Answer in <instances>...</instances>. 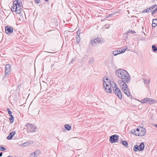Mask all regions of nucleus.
Instances as JSON below:
<instances>
[{
  "label": "nucleus",
  "mask_w": 157,
  "mask_h": 157,
  "mask_svg": "<svg viewBox=\"0 0 157 157\" xmlns=\"http://www.w3.org/2000/svg\"><path fill=\"white\" fill-rule=\"evenodd\" d=\"M25 126L27 128L28 132H35L36 131V127L33 124L30 123H27Z\"/></svg>",
  "instance_id": "obj_1"
},
{
  "label": "nucleus",
  "mask_w": 157,
  "mask_h": 157,
  "mask_svg": "<svg viewBox=\"0 0 157 157\" xmlns=\"http://www.w3.org/2000/svg\"><path fill=\"white\" fill-rule=\"evenodd\" d=\"M127 71L121 69H119L116 71V75L119 78H121L125 74Z\"/></svg>",
  "instance_id": "obj_2"
},
{
  "label": "nucleus",
  "mask_w": 157,
  "mask_h": 157,
  "mask_svg": "<svg viewBox=\"0 0 157 157\" xmlns=\"http://www.w3.org/2000/svg\"><path fill=\"white\" fill-rule=\"evenodd\" d=\"M19 0H17L15 1L16 5V13L19 14L20 13L22 10V8H21V6L20 4V2H19L18 1Z\"/></svg>",
  "instance_id": "obj_3"
},
{
  "label": "nucleus",
  "mask_w": 157,
  "mask_h": 157,
  "mask_svg": "<svg viewBox=\"0 0 157 157\" xmlns=\"http://www.w3.org/2000/svg\"><path fill=\"white\" fill-rule=\"evenodd\" d=\"M124 76L121 78V79L124 81V82L128 83L129 82L130 80V77L129 76V74L127 71L125 74L124 75Z\"/></svg>",
  "instance_id": "obj_4"
},
{
  "label": "nucleus",
  "mask_w": 157,
  "mask_h": 157,
  "mask_svg": "<svg viewBox=\"0 0 157 157\" xmlns=\"http://www.w3.org/2000/svg\"><path fill=\"white\" fill-rule=\"evenodd\" d=\"M114 88L113 89V90L114 93L117 95L118 97L120 99L122 98V95L120 89L117 88V86L114 87Z\"/></svg>",
  "instance_id": "obj_5"
},
{
  "label": "nucleus",
  "mask_w": 157,
  "mask_h": 157,
  "mask_svg": "<svg viewBox=\"0 0 157 157\" xmlns=\"http://www.w3.org/2000/svg\"><path fill=\"white\" fill-rule=\"evenodd\" d=\"M119 136L117 135H114L111 136L109 138V141L111 143L117 142L119 139Z\"/></svg>",
  "instance_id": "obj_6"
},
{
  "label": "nucleus",
  "mask_w": 157,
  "mask_h": 157,
  "mask_svg": "<svg viewBox=\"0 0 157 157\" xmlns=\"http://www.w3.org/2000/svg\"><path fill=\"white\" fill-rule=\"evenodd\" d=\"M11 67L9 64H7L6 65L5 74L6 76H8L9 73L11 71Z\"/></svg>",
  "instance_id": "obj_7"
},
{
  "label": "nucleus",
  "mask_w": 157,
  "mask_h": 157,
  "mask_svg": "<svg viewBox=\"0 0 157 157\" xmlns=\"http://www.w3.org/2000/svg\"><path fill=\"white\" fill-rule=\"evenodd\" d=\"M124 82V81L122 79L119 80L118 82V84L120 86L122 89L127 88V86L125 83L126 82Z\"/></svg>",
  "instance_id": "obj_8"
},
{
  "label": "nucleus",
  "mask_w": 157,
  "mask_h": 157,
  "mask_svg": "<svg viewBox=\"0 0 157 157\" xmlns=\"http://www.w3.org/2000/svg\"><path fill=\"white\" fill-rule=\"evenodd\" d=\"M139 136H143L145 133L146 131L145 129L143 127H140L139 128Z\"/></svg>",
  "instance_id": "obj_9"
},
{
  "label": "nucleus",
  "mask_w": 157,
  "mask_h": 157,
  "mask_svg": "<svg viewBox=\"0 0 157 157\" xmlns=\"http://www.w3.org/2000/svg\"><path fill=\"white\" fill-rule=\"evenodd\" d=\"M6 33L7 34L12 33L13 31V29L12 27L6 26L5 27Z\"/></svg>",
  "instance_id": "obj_10"
},
{
  "label": "nucleus",
  "mask_w": 157,
  "mask_h": 157,
  "mask_svg": "<svg viewBox=\"0 0 157 157\" xmlns=\"http://www.w3.org/2000/svg\"><path fill=\"white\" fill-rule=\"evenodd\" d=\"M7 111L8 112V114H9L10 116V117L9 118L10 122L11 123H13V122L14 117L11 114L12 112L10 111V109L9 108H8L7 109Z\"/></svg>",
  "instance_id": "obj_11"
},
{
  "label": "nucleus",
  "mask_w": 157,
  "mask_h": 157,
  "mask_svg": "<svg viewBox=\"0 0 157 157\" xmlns=\"http://www.w3.org/2000/svg\"><path fill=\"white\" fill-rule=\"evenodd\" d=\"M100 38H98L96 39H95L91 41V44L93 46H94L95 44L97 43H99L100 42V40H99Z\"/></svg>",
  "instance_id": "obj_12"
},
{
  "label": "nucleus",
  "mask_w": 157,
  "mask_h": 157,
  "mask_svg": "<svg viewBox=\"0 0 157 157\" xmlns=\"http://www.w3.org/2000/svg\"><path fill=\"white\" fill-rule=\"evenodd\" d=\"M130 132L132 134L134 135L139 136V128H137L136 130H131Z\"/></svg>",
  "instance_id": "obj_13"
},
{
  "label": "nucleus",
  "mask_w": 157,
  "mask_h": 157,
  "mask_svg": "<svg viewBox=\"0 0 157 157\" xmlns=\"http://www.w3.org/2000/svg\"><path fill=\"white\" fill-rule=\"evenodd\" d=\"M15 132L13 131L11 132L9 135L7 137L6 139L8 140H10L12 139V137L15 134Z\"/></svg>",
  "instance_id": "obj_14"
},
{
  "label": "nucleus",
  "mask_w": 157,
  "mask_h": 157,
  "mask_svg": "<svg viewBox=\"0 0 157 157\" xmlns=\"http://www.w3.org/2000/svg\"><path fill=\"white\" fill-rule=\"evenodd\" d=\"M138 146L139 148H140V151L144 150V144L143 142L141 143Z\"/></svg>",
  "instance_id": "obj_15"
},
{
  "label": "nucleus",
  "mask_w": 157,
  "mask_h": 157,
  "mask_svg": "<svg viewBox=\"0 0 157 157\" xmlns=\"http://www.w3.org/2000/svg\"><path fill=\"white\" fill-rule=\"evenodd\" d=\"M157 25V19H153L152 21V27H155Z\"/></svg>",
  "instance_id": "obj_16"
},
{
  "label": "nucleus",
  "mask_w": 157,
  "mask_h": 157,
  "mask_svg": "<svg viewBox=\"0 0 157 157\" xmlns=\"http://www.w3.org/2000/svg\"><path fill=\"white\" fill-rule=\"evenodd\" d=\"M15 3V1H14L13 2V7L11 8V10L13 12L15 11L16 13L17 9H16V8H15L16 7V6H15L16 3Z\"/></svg>",
  "instance_id": "obj_17"
},
{
  "label": "nucleus",
  "mask_w": 157,
  "mask_h": 157,
  "mask_svg": "<svg viewBox=\"0 0 157 157\" xmlns=\"http://www.w3.org/2000/svg\"><path fill=\"white\" fill-rule=\"evenodd\" d=\"M33 142L32 141H30L29 142H26L24 143L22 145L23 147H25L27 146H28L30 144H32V143Z\"/></svg>",
  "instance_id": "obj_18"
},
{
  "label": "nucleus",
  "mask_w": 157,
  "mask_h": 157,
  "mask_svg": "<svg viewBox=\"0 0 157 157\" xmlns=\"http://www.w3.org/2000/svg\"><path fill=\"white\" fill-rule=\"evenodd\" d=\"M105 88L107 92L109 93L112 92V90L111 89V87H109V86L108 87H105Z\"/></svg>",
  "instance_id": "obj_19"
},
{
  "label": "nucleus",
  "mask_w": 157,
  "mask_h": 157,
  "mask_svg": "<svg viewBox=\"0 0 157 157\" xmlns=\"http://www.w3.org/2000/svg\"><path fill=\"white\" fill-rule=\"evenodd\" d=\"M110 86L111 88H113V89H114V87L117 86L116 84L114 83L113 82H111L110 83Z\"/></svg>",
  "instance_id": "obj_20"
},
{
  "label": "nucleus",
  "mask_w": 157,
  "mask_h": 157,
  "mask_svg": "<svg viewBox=\"0 0 157 157\" xmlns=\"http://www.w3.org/2000/svg\"><path fill=\"white\" fill-rule=\"evenodd\" d=\"M120 52V51L115 50L114 51H113V54L114 56H116L119 54H121Z\"/></svg>",
  "instance_id": "obj_21"
},
{
  "label": "nucleus",
  "mask_w": 157,
  "mask_h": 157,
  "mask_svg": "<svg viewBox=\"0 0 157 157\" xmlns=\"http://www.w3.org/2000/svg\"><path fill=\"white\" fill-rule=\"evenodd\" d=\"M133 150L135 151H140L139 146L137 145H136L134 146Z\"/></svg>",
  "instance_id": "obj_22"
},
{
  "label": "nucleus",
  "mask_w": 157,
  "mask_h": 157,
  "mask_svg": "<svg viewBox=\"0 0 157 157\" xmlns=\"http://www.w3.org/2000/svg\"><path fill=\"white\" fill-rule=\"evenodd\" d=\"M122 144L125 147H127L128 146V143L126 141L123 140L122 141Z\"/></svg>",
  "instance_id": "obj_23"
},
{
  "label": "nucleus",
  "mask_w": 157,
  "mask_h": 157,
  "mask_svg": "<svg viewBox=\"0 0 157 157\" xmlns=\"http://www.w3.org/2000/svg\"><path fill=\"white\" fill-rule=\"evenodd\" d=\"M155 100L151 98H148V103L150 104H152V103L155 102Z\"/></svg>",
  "instance_id": "obj_24"
},
{
  "label": "nucleus",
  "mask_w": 157,
  "mask_h": 157,
  "mask_svg": "<svg viewBox=\"0 0 157 157\" xmlns=\"http://www.w3.org/2000/svg\"><path fill=\"white\" fill-rule=\"evenodd\" d=\"M152 51L154 52H155L157 51V48L155 45H153L152 46Z\"/></svg>",
  "instance_id": "obj_25"
},
{
  "label": "nucleus",
  "mask_w": 157,
  "mask_h": 157,
  "mask_svg": "<svg viewBox=\"0 0 157 157\" xmlns=\"http://www.w3.org/2000/svg\"><path fill=\"white\" fill-rule=\"evenodd\" d=\"M65 128L67 130H69L71 129V126L68 124H65L64 125Z\"/></svg>",
  "instance_id": "obj_26"
},
{
  "label": "nucleus",
  "mask_w": 157,
  "mask_h": 157,
  "mask_svg": "<svg viewBox=\"0 0 157 157\" xmlns=\"http://www.w3.org/2000/svg\"><path fill=\"white\" fill-rule=\"evenodd\" d=\"M76 40L77 43H78L80 40V38L79 35H76Z\"/></svg>",
  "instance_id": "obj_27"
},
{
  "label": "nucleus",
  "mask_w": 157,
  "mask_h": 157,
  "mask_svg": "<svg viewBox=\"0 0 157 157\" xmlns=\"http://www.w3.org/2000/svg\"><path fill=\"white\" fill-rule=\"evenodd\" d=\"M127 49V46H125L124 47V48L123 49H122L121 50V51H120V53H122L124 52Z\"/></svg>",
  "instance_id": "obj_28"
},
{
  "label": "nucleus",
  "mask_w": 157,
  "mask_h": 157,
  "mask_svg": "<svg viewBox=\"0 0 157 157\" xmlns=\"http://www.w3.org/2000/svg\"><path fill=\"white\" fill-rule=\"evenodd\" d=\"M122 89L124 91V93L126 95V94H127L128 92V88L127 87V88H124V89Z\"/></svg>",
  "instance_id": "obj_29"
},
{
  "label": "nucleus",
  "mask_w": 157,
  "mask_h": 157,
  "mask_svg": "<svg viewBox=\"0 0 157 157\" xmlns=\"http://www.w3.org/2000/svg\"><path fill=\"white\" fill-rule=\"evenodd\" d=\"M157 12V7H156L151 13V15H154L155 13Z\"/></svg>",
  "instance_id": "obj_30"
},
{
  "label": "nucleus",
  "mask_w": 157,
  "mask_h": 157,
  "mask_svg": "<svg viewBox=\"0 0 157 157\" xmlns=\"http://www.w3.org/2000/svg\"><path fill=\"white\" fill-rule=\"evenodd\" d=\"M94 61V59L93 58H92L90 59V60L89 61V63L90 64H91L92 63H93Z\"/></svg>",
  "instance_id": "obj_31"
},
{
  "label": "nucleus",
  "mask_w": 157,
  "mask_h": 157,
  "mask_svg": "<svg viewBox=\"0 0 157 157\" xmlns=\"http://www.w3.org/2000/svg\"><path fill=\"white\" fill-rule=\"evenodd\" d=\"M115 15V13H111V14H109V15H108V16H107L106 17V18H107L108 17H111L112 16L114 15Z\"/></svg>",
  "instance_id": "obj_32"
},
{
  "label": "nucleus",
  "mask_w": 157,
  "mask_h": 157,
  "mask_svg": "<svg viewBox=\"0 0 157 157\" xmlns=\"http://www.w3.org/2000/svg\"><path fill=\"white\" fill-rule=\"evenodd\" d=\"M6 149V148L1 146H0V150L1 151H4Z\"/></svg>",
  "instance_id": "obj_33"
},
{
  "label": "nucleus",
  "mask_w": 157,
  "mask_h": 157,
  "mask_svg": "<svg viewBox=\"0 0 157 157\" xmlns=\"http://www.w3.org/2000/svg\"><path fill=\"white\" fill-rule=\"evenodd\" d=\"M148 11H149V10L148 9H147H147H144V10H143L142 12V13H146V12H148Z\"/></svg>",
  "instance_id": "obj_34"
},
{
  "label": "nucleus",
  "mask_w": 157,
  "mask_h": 157,
  "mask_svg": "<svg viewBox=\"0 0 157 157\" xmlns=\"http://www.w3.org/2000/svg\"><path fill=\"white\" fill-rule=\"evenodd\" d=\"M104 26V27L105 28L108 29V28H109V27H110V25H109V24H106Z\"/></svg>",
  "instance_id": "obj_35"
},
{
  "label": "nucleus",
  "mask_w": 157,
  "mask_h": 157,
  "mask_svg": "<svg viewBox=\"0 0 157 157\" xmlns=\"http://www.w3.org/2000/svg\"><path fill=\"white\" fill-rule=\"evenodd\" d=\"M135 100H137L139 101H140L138 100V99H135ZM140 101L142 103H146V101H144V100L143 99H142V100L141 101Z\"/></svg>",
  "instance_id": "obj_36"
},
{
  "label": "nucleus",
  "mask_w": 157,
  "mask_h": 157,
  "mask_svg": "<svg viewBox=\"0 0 157 157\" xmlns=\"http://www.w3.org/2000/svg\"><path fill=\"white\" fill-rule=\"evenodd\" d=\"M144 101H146V103H148V98H146L144 99H143Z\"/></svg>",
  "instance_id": "obj_37"
},
{
  "label": "nucleus",
  "mask_w": 157,
  "mask_h": 157,
  "mask_svg": "<svg viewBox=\"0 0 157 157\" xmlns=\"http://www.w3.org/2000/svg\"><path fill=\"white\" fill-rule=\"evenodd\" d=\"M34 1L37 4H39L40 2V0H35Z\"/></svg>",
  "instance_id": "obj_38"
},
{
  "label": "nucleus",
  "mask_w": 157,
  "mask_h": 157,
  "mask_svg": "<svg viewBox=\"0 0 157 157\" xmlns=\"http://www.w3.org/2000/svg\"><path fill=\"white\" fill-rule=\"evenodd\" d=\"M154 9L152 6L150 7L149 8H147V9L149 11V10H153Z\"/></svg>",
  "instance_id": "obj_39"
},
{
  "label": "nucleus",
  "mask_w": 157,
  "mask_h": 157,
  "mask_svg": "<svg viewBox=\"0 0 157 157\" xmlns=\"http://www.w3.org/2000/svg\"><path fill=\"white\" fill-rule=\"evenodd\" d=\"M129 97L131 96V94L129 91H128L127 92V94H126Z\"/></svg>",
  "instance_id": "obj_40"
},
{
  "label": "nucleus",
  "mask_w": 157,
  "mask_h": 157,
  "mask_svg": "<svg viewBox=\"0 0 157 157\" xmlns=\"http://www.w3.org/2000/svg\"><path fill=\"white\" fill-rule=\"evenodd\" d=\"M144 82L146 83V84L149 82V81H148L146 79H144Z\"/></svg>",
  "instance_id": "obj_41"
},
{
  "label": "nucleus",
  "mask_w": 157,
  "mask_h": 157,
  "mask_svg": "<svg viewBox=\"0 0 157 157\" xmlns=\"http://www.w3.org/2000/svg\"><path fill=\"white\" fill-rule=\"evenodd\" d=\"M34 153H31L30 154V157H34Z\"/></svg>",
  "instance_id": "obj_42"
},
{
  "label": "nucleus",
  "mask_w": 157,
  "mask_h": 157,
  "mask_svg": "<svg viewBox=\"0 0 157 157\" xmlns=\"http://www.w3.org/2000/svg\"><path fill=\"white\" fill-rule=\"evenodd\" d=\"M134 33V31H128L127 32V33Z\"/></svg>",
  "instance_id": "obj_43"
},
{
  "label": "nucleus",
  "mask_w": 157,
  "mask_h": 157,
  "mask_svg": "<svg viewBox=\"0 0 157 157\" xmlns=\"http://www.w3.org/2000/svg\"><path fill=\"white\" fill-rule=\"evenodd\" d=\"M80 34V31H78L77 32V35H79Z\"/></svg>",
  "instance_id": "obj_44"
},
{
  "label": "nucleus",
  "mask_w": 157,
  "mask_h": 157,
  "mask_svg": "<svg viewBox=\"0 0 157 157\" xmlns=\"http://www.w3.org/2000/svg\"><path fill=\"white\" fill-rule=\"evenodd\" d=\"M105 83H106V82L104 80H103V85L104 87H105Z\"/></svg>",
  "instance_id": "obj_45"
},
{
  "label": "nucleus",
  "mask_w": 157,
  "mask_h": 157,
  "mask_svg": "<svg viewBox=\"0 0 157 157\" xmlns=\"http://www.w3.org/2000/svg\"><path fill=\"white\" fill-rule=\"evenodd\" d=\"M33 153H34V157H37V155H36V154L35 152H33Z\"/></svg>",
  "instance_id": "obj_46"
},
{
  "label": "nucleus",
  "mask_w": 157,
  "mask_h": 157,
  "mask_svg": "<svg viewBox=\"0 0 157 157\" xmlns=\"http://www.w3.org/2000/svg\"><path fill=\"white\" fill-rule=\"evenodd\" d=\"M109 86V85L108 84H107L106 83H105V87H108Z\"/></svg>",
  "instance_id": "obj_47"
},
{
  "label": "nucleus",
  "mask_w": 157,
  "mask_h": 157,
  "mask_svg": "<svg viewBox=\"0 0 157 157\" xmlns=\"http://www.w3.org/2000/svg\"><path fill=\"white\" fill-rule=\"evenodd\" d=\"M157 6V5H156V4H155L152 7H153V8H154L156 7Z\"/></svg>",
  "instance_id": "obj_48"
},
{
  "label": "nucleus",
  "mask_w": 157,
  "mask_h": 157,
  "mask_svg": "<svg viewBox=\"0 0 157 157\" xmlns=\"http://www.w3.org/2000/svg\"><path fill=\"white\" fill-rule=\"evenodd\" d=\"M75 59H74V58H73V59H71V63H72V62H73V61Z\"/></svg>",
  "instance_id": "obj_49"
},
{
  "label": "nucleus",
  "mask_w": 157,
  "mask_h": 157,
  "mask_svg": "<svg viewBox=\"0 0 157 157\" xmlns=\"http://www.w3.org/2000/svg\"><path fill=\"white\" fill-rule=\"evenodd\" d=\"M103 79H106V80H108V79L106 77H105Z\"/></svg>",
  "instance_id": "obj_50"
},
{
  "label": "nucleus",
  "mask_w": 157,
  "mask_h": 157,
  "mask_svg": "<svg viewBox=\"0 0 157 157\" xmlns=\"http://www.w3.org/2000/svg\"><path fill=\"white\" fill-rule=\"evenodd\" d=\"M2 152H1L0 153V157H1L2 155Z\"/></svg>",
  "instance_id": "obj_51"
},
{
  "label": "nucleus",
  "mask_w": 157,
  "mask_h": 157,
  "mask_svg": "<svg viewBox=\"0 0 157 157\" xmlns=\"http://www.w3.org/2000/svg\"><path fill=\"white\" fill-rule=\"evenodd\" d=\"M46 2H48V1L49 0H45Z\"/></svg>",
  "instance_id": "obj_52"
},
{
  "label": "nucleus",
  "mask_w": 157,
  "mask_h": 157,
  "mask_svg": "<svg viewBox=\"0 0 157 157\" xmlns=\"http://www.w3.org/2000/svg\"><path fill=\"white\" fill-rule=\"evenodd\" d=\"M133 98V97L132 96V95H131V98Z\"/></svg>",
  "instance_id": "obj_53"
},
{
  "label": "nucleus",
  "mask_w": 157,
  "mask_h": 157,
  "mask_svg": "<svg viewBox=\"0 0 157 157\" xmlns=\"http://www.w3.org/2000/svg\"><path fill=\"white\" fill-rule=\"evenodd\" d=\"M7 157H12V156H9Z\"/></svg>",
  "instance_id": "obj_54"
},
{
  "label": "nucleus",
  "mask_w": 157,
  "mask_h": 157,
  "mask_svg": "<svg viewBox=\"0 0 157 157\" xmlns=\"http://www.w3.org/2000/svg\"><path fill=\"white\" fill-rule=\"evenodd\" d=\"M155 126L157 128V124H155Z\"/></svg>",
  "instance_id": "obj_55"
}]
</instances>
